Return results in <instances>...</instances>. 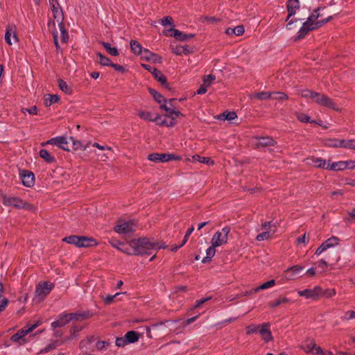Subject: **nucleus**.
<instances>
[{
  "label": "nucleus",
  "instance_id": "f257e3e1",
  "mask_svg": "<svg viewBox=\"0 0 355 355\" xmlns=\"http://www.w3.org/2000/svg\"><path fill=\"white\" fill-rule=\"evenodd\" d=\"M129 245L132 248V251L128 249L121 250L128 254L132 255H144L150 254V250L164 248L159 243L153 242L148 238H140L138 239H132L129 242Z\"/></svg>",
  "mask_w": 355,
  "mask_h": 355
},
{
  "label": "nucleus",
  "instance_id": "f03ea898",
  "mask_svg": "<svg viewBox=\"0 0 355 355\" xmlns=\"http://www.w3.org/2000/svg\"><path fill=\"white\" fill-rule=\"evenodd\" d=\"M160 109L167 113L164 115V119L160 115H157L156 123L159 126L173 127L176 123L175 119L183 116L180 111L171 109L166 104H161Z\"/></svg>",
  "mask_w": 355,
  "mask_h": 355
},
{
  "label": "nucleus",
  "instance_id": "7ed1b4c3",
  "mask_svg": "<svg viewBox=\"0 0 355 355\" xmlns=\"http://www.w3.org/2000/svg\"><path fill=\"white\" fill-rule=\"evenodd\" d=\"M2 202L6 206H11L17 209H24L32 211H35V207L33 205L17 197H8L4 195L2 196Z\"/></svg>",
  "mask_w": 355,
  "mask_h": 355
},
{
  "label": "nucleus",
  "instance_id": "20e7f679",
  "mask_svg": "<svg viewBox=\"0 0 355 355\" xmlns=\"http://www.w3.org/2000/svg\"><path fill=\"white\" fill-rule=\"evenodd\" d=\"M230 232V228L229 227H223L221 231H218L214 234L211 238V245L214 247L220 246L227 242L228 234Z\"/></svg>",
  "mask_w": 355,
  "mask_h": 355
},
{
  "label": "nucleus",
  "instance_id": "39448f33",
  "mask_svg": "<svg viewBox=\"0 0 355 355\" xmlns=\"http://www.w3.org/2000/svg\"><path fill=\"white\" fill-rule=\"evenodd\" d=\"M262 230L263 231L257 236V240L259 241L268 240L272 238L277 231V226L272 223L271 221L266 222L262 225Z\"/></svg>",
  "mask_w": 355,
  "mask_h": 355
},
{
  "label": "nucleus",
  "instance_id": "423d86ee",
  "mask_svg": "<svg viewBox=\"0 0 355 355\" xmlns=\"http://www.w3.org/2000/svg\"><path fill=\"white\" fill-rule=\"evenodd\" d=\"M137 227V223L135 221H120L114 229L119 234H128L135 232Z\"/></svg>",
  "mask_w": 355,
  "mask_h": 355
},
{
  "label": "nucleus",
  "instance_id": "0eeeda50",
  "mask_svg": "<svg viewBox=\"0 0 355 355\" xmlns=\"http://www.w3.org/2000/svg\"><path fill=\"white\" fill-rule=\"evenodd\" d=\"M148 159L154 162H166L171 160H180L181 157L170 153H151L148 155Z\"/></svg>",
  "mask_w": 355,
  "mask_h": 355
},
{
  "label": "nucleus",
  "instance_id": "6e6552de",
  "mask_svg": "<svg viewBox=\"0 0 355 355\" xmlns=\"http://www.w3.org/2000/svg\"><path fill=\"white\" fill-rule=\"evenodd\" d=\"M313 101L320 105H322L334 110H338V107L332 99L324 94L315 92Z\"/></svg>",
  "mask_w": 355,
  "mask_h": 355
},
{
  "label": "nucleus",
  "instance_id": "1a4fd4ad",
  "mask_svg": "<svg viewBox=\"0 0 355 355\" xmlns=\"http://www.w3.org/2000/svg\"><path fill=\"white\" fill-rule=\"evenodd\" d=\"M164 33L166 36H168V35L173 36L176 40H178L182 41V42L187 41L189 39H191L195 36L194 34H186V33H184L180 31L178 29H175L173 28H171L168 30L164 31Z\"/></svg>",
  "mask_w": 355,
  "mask_h": 355
},
{
  "label": "nucleus",
  "instance_id": "9d476101",
  "mask_svg": "<svg viewBox=\"0 0 355 355\" xmlns=\"http://www.w3.org/2000/svg\"><path fill=\"white\" fill-rule=\"evenodd\" d=\"M141 60H145L150 64H161L162 58L158 54L153 53L148 49H144L141 53Z\"/></svg>",
  "mask_w": 355,
  "mask_h": 355
},
{
  "label": "nucleus",
  "instance_id": "9b49d317",
  "mask_svg": "<svg viewBox=\"0 0 355 355\" xmlns=\"http://www.w3.org/2000/svg\"><path fill=\"white\" fill-rule=\"evenodd\" d=\"M53 284H48L46 282H40L35 289V295L40 300H43L51 291Z\"/></svg>",
  "mask_w": 355,
  "mask_h": 355
},
{
  "label": "nucleus",
  "instance_id": "f8f14e48",
  "mask_svg": "<svg viewBox=\"0 0 355 355\" xmlns=\"http://www.w3.org/2000/svg\"><path fill=\"white\" fill-rule=\"evenodd\" d=\"M45 144H52L64 150H69V142L65 137H57L48 140Z\"/></svg>",
  "mask_w": 355,
  "mask_h": 355
},
{
  "label": "nucleus",
  "instance_id": "ddd939ff",
  "mask_svg": "<svg viewBox=\"0 0 355 355\" xmlns=\"http://www.w3.org/2000/svg\"><path fill=\"white\" fill-rule=\"evenodd\" d=\"M317 29V25L315 24H309L305 21L303 23L302 26L300 28L297 36L296 37V40H301L304 38L309 31Z\"/></svg>",
  "mask_w": 355,
  "mask_h": 355
},
{
  "label": "nucleus",
  "instance_id": "4468645a",
  "mask_svg": "<svg viewBox=\"0 0 355 355\" xmlns=\"http://www.w3.org/2000/svg\"><path fill=\"white\" fill-rule=\"evenodd\" d=\"M317 29V25L315 24H309L305 21L303 23L302 26L300 28L297 36L296 37V40H301L304 38L309 31Z\"/></svg>",
  "mask_w": 355,
  "mask_h": 355
},
{
  "label": "nucleus",
  "instance_id": "2eb2a0df",
  "mask_svg": "<svg viewBox=\"0 0 355 355\" xmlns=\"http://www.w3.org/2000/svg\"><path fill=\"white\" fill-rule=\"evenodd\" d=\"M22 183L27 187H31L35 182V175L33 173L28 171H22L20 173Z\"/></svg>",
  "mask_w": 355,
  "mask_h": 355
},
{
  "label": "nucleus",
  "instance_id": "dca6fc26",
  "mask_svg": "<svg viewBox=\"0 0 355 355\" xmlns=\"http://www.w3.org/2000/svg\"><path fill=\"white\" fill-rule=\"evenodd\" d=\"M154 76V78L159 82L166 88L169 89L168 84L167 83L166 77L157 69V68H146Z\"/></svg>",
  "mask_w": 355,
  "mask_h": 355
},
{
  "label": "nucleus",
  "instance_id": "f3484780",
  "mask_svg": "<svg viewBox=\"0 0 355 355\" xmlns=\"http://www.w3.org/2000/svg\"><path fill=\"white\" fill-rule=\"evenodd\" d=\"M26 328V327H24L12 335L10 338V340L13 343H18L19 345L26 343V340L24 338V336L28 334Z\"/></svg>",
  "mask_w": 355,
  "mask_h": 355
},
{
  "label": "nucleus",
  "instance_id": "a211bd4d",
  "mask_svg": "<svg viewBox=\"0 0 355 355\" xmlns=\"http://www.w3.org/2000/svg\"><path fill=\"white\" fill-rule=\"evenodd\" d=\"M320 292V287H315L313 289H305L303 291H299L298 295L302 297H304L306 299H316Z\"/></svg>",
  "mask_w": 355,
  "mask_h": 355
},
{
  "label": "nucleus",
  "instance_id": "6ab92c4d",
  "mask_svg": "<svg viewBox=\"0 0 355 355\" xmlns=\"http://www.w3.org/2000/svg\"><path fill=\"white\" fill-rule=\"evenodd\" d=\"M275 284H276L275 280L271 279V280H269V281L262 284L261 285H260L256 288H252L249 291L245 290V296L252 295V293H257L261 290H266L268 288H272L275 285Z\"/></svg>",
  "mask_w": 355,
  "mask_h": 355
},
{
  "label": "nucleus",
  "instance_id": "aec40b11",
  "mask_svg": "<svg viewBox=\"0 0 355 355\" xmlns=\"http://www.w3.org/2000/svg\"><path fill=\"white\" fill-rule=\"evenodd\" d=\"M70 321L71 320H69L68 313L62 314L59 315L58 318L51 323V327L53 329L62 327L68 324Z\"/></svg>",
  "mask_w": 355,
  "mask_h": 355
},
{
  "label": "nucleus",
  "instance_id": "412c9836",
  "mask_svg": "<svg viewBox=\"0 0 355 355\" xmlns=\"http://www.w3.org/2000/svg\"><path fill=\"white\" fill-rule=\"evenodd\" d=\"M286 6L288 12L286 18V21H288L291 17L295 14L296 10L300 8V3L298 0H288Z\"/></svg>",
  "mask_w": 355,
  "mask_h": 355
},
{
  "label": "nucleus",
  "instance_id": "4be33fe9",
  "mask_svg": "<svg viewBox=\"0 0 355 355\" xmlns=\"http://www.w3.org/2000/svg\"><path fill=\"white\" fill-rule=\"evenodd\" d=\"M349 162L347 161H340L333 163H327L326 169L332 171H341L348 167Z\"/></svg>",
  "mask_w": 355,
  "mask_h": 355
},
{
  "label": "nucleus",
  "instance_id": "5701e85b",
  "mask_svg": "<svg viewBox=\"0 0 355 355\" xmlns=\"http://www.w3.org/2000/svg\"><path fill=\"white\" fill-rule=\"evenodd\" d=\"M303 270L302 266H294L285 271V277L288 279H293L297 275H298Z\"/></svg>",
  "mask_w": 355,
  "mask_h": 355
},
{
  "label": "nucleus",
  "instance_id": "b1692460",
  "mask_svg": "<svg viewBox=\"0 0 355 355\" xmlns=\"http://www.w3.org/2000/svg\"><path fill=\"white\" fill-rule=\"evenodd\" d=\"M259 332L264 340L269 341L272 339L270 324L268 323L263 324L261 327L259 329Z\"/></svg>",
  "mask_w": 355,
  "mask_h": 355
},
{
  "label": "nucleus",
  "instance_id": "393cba45",
  "mask_svg": "<svg viewBox=\"0 0 355 355\" xmlns=\"http://www.w3.org/2000/svg\"><path fill=\"white\" fill-rule=\"evenodd\" d=\"M276 141L271 137H265L257 138V143L256 144L257 147H267L272 146L276 144Z\"/></svg>",
  "mask_w": 355,
  "mask_h": 355
},
{
  "label": "nucleus",
  "instance_id": "a878e982",
  "mask_svg": "<svg viewBox=\"0 0 355 355\" xmlns=\"http://www.w3.org/2000/svg\"><path fill=\"white\" fill-rule=\"evenodd\" d=\"M51 8L53 12V18L57 20L58 24L61 22H64V14L62 9L60 7V6H52Z\"/></svg>",
  "mask_w": 355,
  "mask_h": 355
},
{
  "label": "nucleus",
  "instance_id": "bb28decb",
  "mask_svg": "<svg viewBox=\"0 0 355 355\" xmlns=\"http://www.w3.org/2000/svg\"><path fill=\"white\" fill-rule=\"evenodd\" d=\"M68 314L69 316V320H78L80 319L84 320L92 316V314L90 313L89 311H83L81 313H71Z\"/></svg>",
  "mask_w": 355,
  "mask_h": 355
},
{
  "label": "nucleus",
  "instance_id": "cd10ccee",
  "mask_svg": "<svg viewBox=\"0 0 355 355\" xmlns=\"http://www.w3.org/2000/svg\"><path fill=\"white\" fill-rule=\"evenodd\" d=\"M97 242L92 237L81 236L80 243L79 248H89L92 246H96Z\"/></svg>",
  "mask_w": 355,
  "mask_h": 355
},
{
  "label": "nucleus",
  "instance_id": "c85d7f7f",
  "mask_svg": "<svg viewBox=\"0 0 355 355\" xmlns=\"http://www.w3.org/2000/svg\"><path fill=\"white\" fill-rule=\"evenodd\" d=\"M336 147H342V148H347L349 149H355V140H340L336 141L335 144L333 145Z\"/></svg>",
  "mask_w": 355,
  "mask_h": 355
},
{
  "label": "nucleus",
  "instance_id": "c756f323",
  "mask_svg": "<svg viewBox=\"0 0 355 355\" xmlns=\"http://www.w3.org/2000/svg\"><path fill=\"white\" fill-rule=\"evenodd\" d=\"M216 118L221 121L227 120L229 121H232L233 119L236 118V114L234 112L225 111L218 115Z\"/></svg>",
  "mask_w": 355,
  "mask_h": 355
},
{
  "label": "nucleus",
  "instance_id": "7c9ffc66",
  "mask_svg": "<svg viewBox=\"0 0 355 355\" xmlns=\"http://www.w3.org/2000/svg\"><path fill=\"white\" fill-rule=\"evenodd\" d=\"M80 239H81V236H76V235H71L69 236L64 237L62 239V241L67 243L73 244L75 246L79 248L80 243Z\"/></svg>",
  "mask_w": 355,
  "mask_h": 355
},
{
  "label": "nucleus",
  "instance_id": "2f4dec72",
  "mask_svg": "<svg viewBox=\"0 0 355 355\" xmlns=\"http://www.w3.org/2000/svg\"><path fill=\"white\" fill-rule=\"evenodd\" d=\"M97 58L99 60V63L103 66H107V67H121L120 65L117 64H113L111 63V61L109 58H107L105 56H103L101 53H98L96 54Z\"/></svg>",
  "mask_w": 355,
  "mask_h": 355
},
{
  "label": "nucleus",
  "instance_id": "473e14b6",
  "mask_svg": "<svg viewBox=\"0 0 355 355\" xmlns=\"http://www.w3.org/2000/svg\"><path fill=\"white\" fill-rule=\"evenodd\" d=\"M3 290V286L0 282V312L4 311L8 304V300L2 295Z\"/></svg>",
  "mask_w": 355,
  "mask_h": 355
},
{
  "label": "nucleus",
  "instance_id": "72a5a7b5",
  "mask_svg": "<svg viewBox=\"0 0 355 355\" xmlns=\"http://www.w3.org/2000/svg\"><path fill=\"white\" fill-rule=\"evenodd\" d=\"M125 336L128 344L134 343L139 340V334L135 331H130L125 334Z\"/></svg>",
  "mask_w": 355,
  "mask_h": 355
},
{
  "label": "nucleus",
  "instance_id": "f704fd0d",
  "mask_svg": "<svg viewBox=\"0 0 355 355\" xmlns=\"http://www.w3.org/2000/svg\"><path fill=\"white\" fill-rule=\"evenodd\" d=\"M216 247H214V245H211V246L207 248L206 251V257L202 259V263H206L211 261V258L214 256L216 253Z\"/></svg>",
  "mask_w": 355,
  "mask_h": 355
},
{
  "label": "nucleus",
  "instance_id": "c9c22d12",
  "mask_svg": "<svg viewBox=\"0 0 355 355\" xmlns=\"http://www.w3.org/2000/svg\"><path fill=\"white\" fill-rule=\"evenodd\" d=\"M39 154L40 156L47 163H53L55 162V157L51 155L46 149L40 150Z\"/></svg>",
  "mask_w": 355,
  "mask_h": 355
},
{
  "label": "nucleus",
  "instance_id": "e433bc0d",
  "mask_svg": "<svg viewBox=\"0 0 355 355\" xmlns=\"http://www.w3.org/2000/svg\"><path fill=\"white\" fill-rule=\"evenodd\" d=\"M58 26L60 31L62 42L67 43L69 40V34L67 30L65 28L64 22L60 23Z\"/></svg>",
  "mask_w": 355,
  "mask_h": 355
},
{
  "label": "nucleus",
  "instance_id": "4c0bfd02",
  "mask_svg": "<svg viewBox=\"0 0 355 355\" xmlns=\"http://www.w3.org/2000/svg\"><path fill=\"white\" fill-rule=\"evenodd\" d=\"M130 48L135 54L140 55L141 57V53H143L144 50H142L141 44L137 41L132 40L130 42Z\"/></svg>",
  "mask_w": 355,
  "mask_h": 355
},
{
  "label": "nucleus",
  "instance_id": "58836bf2",
  "mask_svg": "<svg viewBox=\"0 0 355 355\" xmlns=\"http://www.w3.org/2000/svg\"><path fill=\"white\" fill-rule=\"evenodd\" d=\"M138 116L144 120L148 121H154L156 122L157 120V116L153 118V114L150 112L147 111H139L138 112Z\"/></svg>",
  "mask_w": 355,
  "mask_h": 355
},
{
  "label": "nucleus",
  "instance_id": "ea45409f",
  "mask_svg": "<svg viewBox=\"0 0 355 355\" xmlns=\"http://www.w3.org/2000/svg\"><path fill=\"white\" fill-rule=\"evenodd\" d=\"M13 35L15 41L17 40V35L15 34V28L13 27L8 26L5 34V40L8 44H12L10 37Z\"/></svg>",
  "mask_w": 355,
  "mask_h": 355
},
{
  "label": "nucleus",
  "instance_id": "a19ab883",
  "mask_svg": "<svg viewBox=\"0 0 355 355\" xmlns=\"http://www.w3.org/2000/svg\"><path fill=\"white\" fill-rule=\"evenodd\" d=\"M150 93L158 103L161 104L163 102V104H166V99L161 94L153 89H150Z\"/></svg>",
  "mask_w": 355,
  "mask_h": 355
},
{
  "label": "nucleus",
  "instance_id": "79ce46f5",
  "mask_svg": "<svg viewBox=\"0 0 355 355\" xmlns=\"http://www.w3.org/2000/svg\"><path fill=\"white\" fill-rule=\"evenodd\" d=\"M192 158L194 161H198L208 165H213L214 164V161L210 157H200L198 155H193Z\"/></svg>",
  "mask_w": 355,
  "mask_h": 355
},
{
  "label": "nucleus",
  "instance_id": "37998d69",
  "mask_svg": "<svg viewBox=\"0 0 355 355\" xmlns=\"http://www.w3.org/2000/svg\"><path fill=\"white\" fill-rule=\"evenodd\" d=\"M216 76L213 74H209L202 77V84L207 88L209 87L215 80Z\"/></svg>",
  "mask_w": 355,
  "mask_h": 355
},
{
  "label": "nucleus",
  "instance_id": "c03bdc74",
  "mask_svg": "<svg viewBox=\"0 0 355 355\" xmlns=\"http://www.w3.org/2000/svg\"><path fill=\"white\" fill-rule=\"evenodd\" d=\"M290 302V300L287 297H281L279 300H277L274 302H270L269 303V306L272 308L277 307L284 304H287Z\"/></svg>",
  "mask_w": 355,
  "mask_h": 355
},
{
  "label": "nucleus",
  "instance_id": "a18cd8bd",
  "mask_svg": "<svg viewBox=\"0 0 355 355\" xmlns=\"http://www.w3.org/2000/svg\"><path fill=\"white\" fill-rule=\"evenodd\" d=\"M314 166L317 168H326L327 164L326 161L320 157L312 159Z\"/></svg>",
  "mask_w": 355,
  "mask_h": 355
},
{
  "label": "nucleus",
  "instance_id": "49530a36",
  "mask_svg": "<svg viewBox=\"0 0 355 355\" xmlns=\"http://www.w3.org/2000/svg\"><path fill=\"white\" fill-rule=\"evenodd\" d=\"M59 96L55 94H49L48 97L45 98V105L46 107L50 106L53 103H55L59 101Z\"/></svg>",
  "mask_w": 355,
  "mask_h": 355
},
{
  "label": "nucleus",
  "instance_id": "de8ad7c7",
  "mask_svg": "<svg viewBox=\"0 0 355 355\" xmlns=\"http://www.w3.org/2000/svg\"><path fill=\"white\" fill-rule=\"evenodd\" d=\"M103 46L108 53L112 55H117L119 54L118 50L115 47H112L110 43L103 42Z\"/></svg>",
  "mask_w": 355,
  "mask_h": 355
},
{
  "label": "nucleus",
  "instance_id": "09e8293b",
  "mask_svg": "<svg viewBox=\"0 0 355 355\" xmlns=\"http://www.w3.org/2000/svg\"><path fill=\"white\" fill-rule=\"evenodd\" d=\"M69 140L72 141L75 150H85L87 147V145L83 146L80 141H76L73 137H70Z\"/></svg>",
  "mask_w": 355,
  "mask_h": 355
},
{
  "label": "nucleus",
  "instance_id": "8fccbe9b",
  "mask_svg": "<svg viewBox=\"0 0 355 355\" xmlns=\"http://www.w3.org/2000/svg\"><path fill=\"white\" fill-rule=\"evenodd\" d=\"M58 86L62 92H64L67 94L70 93V91H71L70 88L69 87L67 83L65 81H64L63 80H62V79L58 80Z\"/></svg>",
  "mask_w": 355,
  "mask_h": 355
},
{
  "label": "nucleus",
  "instance_id": "3c124183",
  "mask_svg": "<svg viewBox=\"0 0 355 355\" xmlns=\"http://www.w3.org/2000/svg\"><path fill=\"white\" fill-rule=\"evenodd\" d=\"M318 10H315L314 12L307 18L306 21L309 24H316L318 21V18L319 17V14H317Z\"/></svg>",
  "mask_w": 355,
  "mask_h": 355
},
{
  "label": "nucleus",
  "instance_id": "603ef678",
  "mask_svg": "<svg viewBox=\"0 0 355 355\" xmlns=\"http://www.w3.org/2000/svg\"><path fill=\"white\" fill-rule=\"evenodd\" d=\"M272 98L282 101V100L287 99L288 96L283 92H272Z\"/></svg>",
  "mask_w": 355,
  "mask_h": 355
},
{
  "label": "nucleus",
  "instance_id": "864d4df0",
  "mask_svg": "<svg viewBox=\"0 0 355 355\" xmlns=\"http://www.w3.org/2000/svg\"><path fill=\"white\" fill-rule=\"evenodd\" d=\"M272 92H259L256 94V97L259 99L265 100L268 98H272Z\"/></svg>",
  "mask_w": 355,
  "mask_h": 355
},
{
  "label": "nucleus",
  "instance_id": "5fc2aeb1",
  "mask_svg": "<svg viewBox=\"0 0 355 355\" xmlns=\"http://www.w3.org/2000/svg\"><path fill=\"white\" fill-rule=\"evenodd\" d=\"M60 343L58 340H54L48 345L44 349L42 350V352H47L50 350L55 349Z\"/></svg>",
  "mask_w": 355,
  "mask_h": 355
},
{
  "label": "nucleus",
  "instance_id": "6e6d98bb",
  "mask_svg": "<svg viewBox=\"0 0 355 355\" xmlns=\"http://www.w3.org/2000/svg\"><path fill=\"white\" fill-rule=\"evenodd\" d=\"M161 24L162 26L170 25L174 26L173 18L171 16H166L161 19Z\"/></svg>",
  "mask_w": 355,
  "mask_h": 355
},
{
  "label": "nucleus",
  "instance_id": "4d7b16f0",
  "mask_svg": "<svg viewBox=\"0 0 355 355\" xmlns=\"http://www.w3.org/2000/svg\"><path fill=\"white\" fill-rule=\"evenodd\" d=\"M315 94V92L309 90V89H304L301 91V96L304 98H310L312 100L313 99V96Z\"/></svg>",
  "mask_w": 355,
  "mask_h": 355
},
{
  "label": "nucleus",
  "instance_id": "13d9d810",
  "mask_svg": "<svg viewBox=\"0 0 355 355\" xmlns=\"http://www.w3.org/2000/svg\"><path fill=\"white\" fill-rule=\"evenodd\" d=\"M115 343H116V345L118 347H124L128 344L125 336H124V337H118L116 339Z\"/></svg>",
  "mask_w": 355,
  "mask_h": 355
},
{
  "label": "nucleus",
  "instance_id": "bf43d9fd",
  "mask_svg": "<svg viewBox=\"0 0 355 355\" xmlns=\"http://www.w3.org/2000/svg\"><path fill=\"white\" fill-rule=\"evenodd\" d=\"M297 116L298 120H300L302 122H310V123L315 122L314 121H310V117L304 113H299V114H297Z\"/></svg>",
  "mask_w": 355,
  "mask_h": 355
},
{
  "label": "nucleus",
  "instance_id": "052dcab7",
  "mask_svg": "<svg viewBox=\"0 0 355 355\" xmlns=\"http://www.w3.org/2000/svg\"><path fill=\"white\" fill-rule=\"evenodd\" d=\"M329 248L334 247L338 243V239L336 236H332L325 241Z\"/></svg>",
  "mask_w": 355,
  "mask_h": 355
},
{
  "label": "nucleus",
  "instance_id": "680f3d73",
  "mask_svg": "<svg viewBox=\"0 0 355 355\" xmlns=\"http://www.w3.org/2000/svg\"><path fill=\"white\" fill-rule=\"evenodd\" d=\"M21 111L24 114H25L26 112H28L30 114H37V108L35 105L32 106L31 108H21Z\"/></svg>",
  "mask_w": 355,
  "mask_h": 355
},
{
  "label": "nucleus",
  "instance_id": "e2e57ef3",
  "mask_svg": "<svg viewBox=\"0 0 355 355\" xmlns=\"http://www.w3.org/2000/svg\"><path fill=\"white\" fill-rule=\"evenodd\" d=\"M120 294L121 293H117L114 295H108L103 298V301L106 304H110L111 303H112L114 299Z\"/></svg>",
  "mask_w": 355,
  "mask_h": 355
},
{
  "label": "nucleus",
  "instance_id": "0e129e2a",
  "mask_svg": "<svg viewBox=\"0 0 355 355\" xmlns=\"http://www.w3.org/2000/svg\"><path fill=\"white\" fill-rule=\"evenodd\" d=\"M234 35L239 36L244 33V26L243 25L237 26L233 28Z\"/></svg>",
  "mask_w": 355,
  "mask_h": 355
},
{
  "label": "nucleus",
  "instance_id": "69168bd1",
  "mask_svg": "<svg viewBox=\"0 0 355 355\" xmlns=\"http://www.w3.org/2000/svg\"><path fill=\"white\" fill-rule=\"evenodd\" d=\"M42 323V320H38L36 322H35L33 324L31 325L30 327H28V325L26 326V329L27 330V331L29 334L31 331H33L35 329H36L37 327H39Z\"/></svg>",
  "mask_w": 355,
  "mask_h": 355
},
{
  "label": "nucleus",
  "instance_id": "338daca9",
  "mask_svg": "<svg viewBox=\"0 0 355 355\" xmlns=\"http://www.w3.org/2000/svg\"><path fill=\"white\" fill-rule=\"evenodd\" d=\"M193 230H194V227H190V228H189L187 230V233H186V234H185V236L184 237V239H183L182 243L180 244V246H183L187 243L189 236L193 232Z\"/></svg>",
  "mask_w": 355,
  "mask_h": 355
},
{
  "label": "nucleus",
  "instance_id": "774afa93",
  "mask_svg": "<svg viewBox=\"0 0 355 355\" xmlns=\"http://www.w3.org/2000/svg\"><path fill=\"white\" fill-rule=\"evenodd\" d=\"M355 318V311H348L345 313V315L343 319L345 320H352Z\"/></svg>",
  "mask_w": 355,
  "mask_h": 355
}]
</instances>
